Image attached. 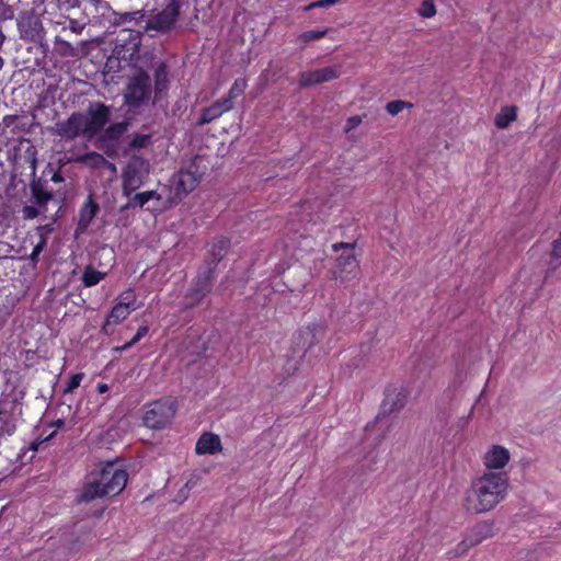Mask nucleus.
Wrapping results in <instances>:
<instances>
[{"instance_id":"f257e3e1","label":"nucleus","mask_w":561,"mask_h":561,"mask_svg":"<svg viewBox=\"0 0 561 561\" xmlns=\"http://www.w3.org/2000/svg\"><path fill=\"white\" fill-rule=\"evenodd\" d=\"M506 489V479L501 473L480 477L467 492V511L476 514L491 511L504 499Z\"/></svg>"},{"instance_id":"f03ea898","label":"nucleus","mask_w":561,"mask_h":561,"mask_svg":"<svg viewBox=\"0 0 561 561\" xmlns=\"http://www.w3.org/2000/svg\"><path fill=\"white\" fill-rule=\"evenodd\" d=\"M128 474L114 463H107L84 485L77 501L89 503L95 499L115 496L126 486Z\"/></svg>"},{"instance_id":"7ed1b4c3","label":"nucleus","mask_w":561,"mask_h":561,"mask_svg":"<svg viewBox=\"0 0 561 561\" xmlns=\"http://www.w3.org/2000/svg\"><path fill=\"white\" fill-rule=\"evenodd\" d=\"M152 83L149 73L141 67H134L127 77L123 92L124 105L131 110L140 108L152 101Z\"/></svg>"},{"instance_id":"20e7f679","label":"nucleus","mask_w":561,"mask_h":561,"mask_svg":"<svg viewBox=\"0 0 561 561\" xmlns=\"http://www.w3.org/2000/svg\"><path fill=\"white\" fill-rule=\"evenodd\" d=\"M149 160L142 156L131 154L122 171V193L129 197L140 188L150 174Z\"/></svg>"},{"instance_id":"39448f33","label":"nucleus","mask_w":561,"mask_h":561,"mask_svg":"<svg viewBox=\"0 0 561 561\" xmlns=\"http://www.w3.org/2000/svg\"><path fill=\"white\" fill-rule=\"evenodd\" d=\"M354 243L340 242L332 245L333 251L341 249L344 252L336 259L333 267V277L341 284H346L357 277L359 274V265L354 254Z\"/></svg>"},{"instance_id":"423d86ee","label":"nucleus","mask_w":561,"mask_h":561,"mask_svg":"<svg viewBox=\"0 0 561 561\" xmlns=\"http://www.w3.org/2000/svg\"><path fill=\"white\" fill-rule=\"evenodd\" d=\"M176 412L175 401L160 399L146 405L142 419L144 425L151 430H161L168 426Z\"/></svg>"},{"instance_id":"0eeeda50","label":"nucleus","mask_w":561,"mask_h":561,"mask_svg":"<svg viewBox=\"0 0 561 561\" xmlns=\"http://www.w3.org/2000/svg\"><path fill=\"white\" fill-rule=\"evenodd\" d=\"M16 25L22 41L46 46V31L41 16L34 10L22 11L16 19Z\"/></svg>"},{"instance_id":"6e6552de","label":"nucleus","mask_w":561,"mask_h":561,"mask_svg":"<svg viewBox=\"0 0 561 561\" xmlns=\"http://www.w3.org/2000/svg\"><path fill=\"white\" fill-rule=\"evenodd\" d=\"M207 170L208 167L205 158L196 156L186 169H182L178 173L175 181V194L178 196L187 195L190 192L194 191Z\"/></svg>"},{"instance_id":"1a4fd4ad","label":"nucleus","mask_w":561,"mask_h":561,"mask_svg":"<svg viewBox=\"0 0 561 561\" xmlns=\"http://www.w3.org/2000/svg\"><path fill=\"white\" fill-rule=\"evenodd\" d=\"M214 265L210 267L202 266L184 297L185 309L196 307L211 291L214 286Z\"/></svg>"},{"instance_id":"9d476101","label":"nucleus","mask_w":561,"mask_h":561,"mask_svg":"<svg viewBox=\"0 0 561 561\" xmlns=\"http://www.w3.org/2000/svg\"><path fill=\"white\" fill-rule=\"evenodd\" d=\"M111 110L110 106L102 102H91L87 114H83L85 138L92 139L99 135L110 122Z\"/></svg>"},{"instance_id":"9b49d317","label":"nucleus","mask_w":561,"mask_h":561,"mask_svg":"<svg viewBox=\"0 0 561 561\" xmlns=\"http://www.w3.org/2000/svg\"><path fill=\"white\" fill-rule=\"evenodd\" d=\"M83 113L73 112L66 121H59L49 127L51 135L59 136L67 141L75 140L79 136L85 137Z\"/></svg>"},{"instance_id":"f8f14e48","label":"nucleus","mask_w":561,"mask_h":561,"mask_svg":"<svg viewBox=\"0 0 561 561\" xmlns=\"http://www.w3.org/2000/svg\"><path fill=\"white\" fill-rule=\"evenodd\" d=\"M383 394L385 398L376 420L380 416H388L393 412L402 410L407 403L408 392L402 386L390 385L385 389Z\"/></svg>"},{"instance_id":"ddd939ff","label":"nucleus","mask_w":561,"mask_h":561,"mask_svg":"<svg viewBox=\"0 0 561 561\" xmlns=\"http://www.w3.org/2000/svg\"><path fill=\"white\" fill-rule=\"evenodd\" d=\"M31 199L42 209H47V204L54 199L55 191L49 187L48 179L42 173L36 176L35 162H33L32 180L30 182Z\"/></svg>"},{"instance_id":"4468645a","label":"nucleus","mask_w":561,"mask_h":561,"mask_svg":"<svg viewBox=\"0 0 561 561\" xmlns=\"http://www.w3.org/2000/svg\"><path fill=\"white\" fill-rule=\"evenodd\" d=\"M341 76V67L340 66H330L324 67L322 69H317L312 71H304L299 73V87L308 88L316 84H321L324 82H329L331 80L337 79Z\"/></svg>"},{"instance_id":"2eb2a0df","label":"nucleus","mask_w":561,"mask_h":561,"mask_svg":"<svg viewBox=\"0 0 561 561\" xmlns=\"http://www.w3.org/2000/svg\"><path fill=\"white\" fill-rule=\"evenodd\" d=\"M153 98L152 104H158L164 96H167L170 89V71L164 61H159L154 65L153 69Z\"/></svg>"},{"instance_id":"dca6fc26","label":"nucleus","mask_w":561,"mask_h":561,"mask_svg":"<svg viewBox=\"0 0 561 561\" xmlns=\"http://www.w3.org/2000/svg\"><path fill=\"white\" fill-rule=\"evenodd\" d=\"M181 13L169 8H163L151 16L146 24V30H153L160 33H169L178 23Z\"/></svg>"},{"instance_id":"f3484780","label":"nucleus","mask_w":561,"mask_h":561,"mask_svg":"<svg viewBox=\"0 0 561 561\" xmlns=\"http://www.w3.org/2000/svg\"><path fill=\"white\" fill-rule=\"evenodd\" d=\"M129 125L130 123L125 119L123 122L113 123L106 128L104 127L100 136V141L103 144V147L106 149H115L128 130Z\"/></svg>"},{"instance_id":"a211bd4d","label":"nucleus","mask_w":561,"mask_h":561,"mask_svg":"<svg viewBox=\"0 0 561 561\" xmlns=\"http://www.w3.org/2000/svg\"><path fill=\"white\" fill-rule=\"evenodd\" d=\"M231 110L229 100H218L210 106L202 110L201 116L196 123L197 126H204L220 117L224 113Z\"/></svg>"},{"instance_id":"6ab92c4d","label":"nucleus","mask_w":561,"mask_h":561,"mask_svg":"<svg viewBox=\"0 0 561 561\" xmlns=\"http://www.w3.org/2000/svg\"><path fill=\"white\" fill-rule=\"evenodd\" d=\"M494 535V524L490 520H483L476 524L466 534L473 547L480 545L485 539L492 538Z\"/></svg>"},{"instance_id":"aec40b11","label":"nucleus","mask_w":561,"mask_h":561,"mask_svg":"<svg viewBox=\"0 0 561 561\" xmlns=\"http://www.w3.org/2000/svg\"><path fill=\"white\" fill-rule=\"evenodd\" d=\"M325 335V328L321 324L313 323L307 325L298 334V339L302 340V346L306 350L311 348L313 345L320 343Z\"/></svg>"},{"instance_id":"412c9836","label":"nucleus","mask_w":561,"mask_h":561,"mask_svg":"<svg viewBox=\"0 0 561 561\" xmlns=\"http://www.w3.org/2000/svg\"><path fill=\"white\" fill-rule=\"evenodd\" d=\"M221 449L222 446L219 436L210 432L202 434L195 447L198 455H214L221 451Z\"/></svg>"},{"instance_id":"4be33fe9","label":"nucleus","mask_w":561,"mask_h":561,"mask_svg":"<svg viewBox=\"0 0 561 561\" xmlns=\"http://www.w3.org/2000/svg\"><path fill=\"white\" fill-rule=\"evenodd\" d=\"M230 248V240L225 237L216 239L209 250L210 260H206L204 266L210 267L214 265L216 271L218 263L225 257Z\"/></svg>"},{"instance_id":"5701e85b","label":"nucleus","mask_w":561,"mask_h":561,"mask_svg":"<svg viewBox=\"0 0 561 561\" xmlns=\"http://www.w3.org/2000/svg\"><path fill=\"white\" fill-rule=\"evenodd\" d=\"M510 460V453L502 446H494L485 456V465L488 468L501 469Z\"/></svg>"},{"instance_id":"b1692460","label":"nucleus","mask_w":561,"mask_h":561,"mask_svg":"<svg viewBox=\"0 0 561 561\" xmlns=\"http://www.w3.org/2000/svg\"><path fill=\"white\" fill-rule=\"evenodd\" d=\"M517 118V107L514 105L504 106L494 117V124L500 129H505Z\"/></svg>"},{"instance_id":"393cba45","label":"nucleus","mask_w":561,"mask_h":561,"mask_svg":"<svg viewBox=\"0 0 561 561\" xmlns=\"http://www.w3.org/2000/svg\"><path fill=\"white\" fill-rule=\"evenodd\" d=\"M135 310V307L129 308L128 302L119 301L116 304L107 316V324H117L125 320L129 313Z\"/></svg>"},{"instance_id":"a878e982","label":"nucleus","mask_w":561,"mask_h":561,"mask_svg":"<svg viewBox=\"0 0 561 561\" xmlns=\"http://www.w3.org/2000/svg\"><path fill=\"white\" fill-rule=\"evenodd\" d=\"M98 211L99 205L95 202H93V199L90 196L87 204L81 209L78 227L82 229L87 228L91 220L95 217Z\"/></svg>"},{"instance_id":"bb28decb","label":"nucleus","mask_w":561,"mask_h":561,"mask_svg":"<svg viewBox=\"0 0 561 561\" xmlns=\"http://www.w3.org/2000/svg\"><path fill=\"white\" fill-rule=\"evenodd\" d=\"M113 20H111L113 25H123L129 22L138 23L145 16L144 10H138L134 12H125L118 13L116 11H112Z\"/></svg>"},{"instance_id":"cd10ccee","label":"nucleus","mask_w":561,"mask_h":561,"mask_svg":"<svg viewBox=\"0 0 561 561\" xmlns=\"http://www.w3.org/2000/svg\"><path fill=\"white\" fill-rule=\"evenodd\" d=\"M552 249L550 252V260L548 262L547 276L553 273L561 265V231L559 237L552 241Z\"/></svg>"},{"instance_id":"c85d7f7f","label":"nucleus","mask_w":561,"mask_h":561,"mask_svg":"<svg viewBox=\"0 0 561 561\" xmlns=\"http://www.w3.org/2000/svg\"><path fill=\"white\" fill-rule=\"evenodd\" d=\"M105 276L106 273L96 271L92 265H88L83 271L82 282L85 287H92L98 285Z\"/></svg>"},{"instance_id":"c756f323","label":"nucleus","mask_w":561,"mask_h":561,"mask_svg":"<svg viewBox=\"0 0 561 561\" xmlns=\"http://www.w3.org/2000/svg\"><path fill=\"white\" fill-rule=\"evenodd\" d=\"M77 162L84 163L94 169H102L107 160L99 152L92 151L79 157Z\"/></svg>"},{"instance_id":"7c9ffc66","label":"nucleus","mask_w":561,"mask_h":561,"mask_svg":"<svg viewBox=\"0 0 561 561\" xmlns=\"http://www.w3.org/2000/svg\"><path fill=\"white\" fill-rule=\"evenodd\" d=\"M151 141L152 140L150 134H134L125 149V153L130 150L147 148L149 145H151Z\"/></svg>"},{"instance_id":"2f4dec72","label":"nucleus","mask_w":561,"mask_h":561,"mask_svg":"<svg viewBox=\"0 0 561 561\" xmlns=\"http://www.w3.org/2000/svg\"><path fill=\"white\" fill-rule=\"evenodd\" d=\"M247 84L244 80H236L232 87L229 89L227 96L221 100H229L231 108L233 107V100L243 94Z\"/></svg>"},{"instance_id":"473e14b6","label":"nucleus","mask_w":561,"mask_h":561,"mask_svg":"<svg viewBox=\"0 0 561 561\" xmlns=\"http://www.w3.org/2000/svg\"><path fill=\"white\" fill-rule=\"evenodd\" d=\"M328 33V30H312V31H306L299 35V41L307 44L312 41H318L323 38Z\"/></svg>"},{"instance_id":"72a5a7b5","label":"nucleus","mask_w":561,"mask_h":561,"mask_svg":"<svg viewBox=\"0 0 561 561\" xmlns=\"http://www.w3.org/2000/svg\"><path fill=\"white\" fill-rule=\"evenodd\" d=\"M56 49L61 56L75 57V48L67 41L61 39L60 37H56Z\"/></svg>"},{"instance_id":"f704fd0d","label":"nucleus","mask_w":561,"mask_h":561,"mask_svg":"<svg viewBox=\"0 0 561 561\" xmlns=\"http://www.w3.org/2000/svg\"><path fill=\"white\" fill-rule=\"evenodd\" d=\"M16 430V425L13 419L5 416L0 417V437L3 435H12Z\"/></svg>"},{"instance_id":"c9c22d12","label":"nucleus","mask_w":561,"mask_h":561,"mask_svg":"<svg viewBox=\"0 0 561 561\" xmlns=\"http://www.w3.org/2000/svg\"><path fill=\"white\" fill-rule=\"evenodd\" d=\"M412 106L411 103H408L402 100H394L388 102L386 105V110L390 115H398L403 108Z\"/></svg>"},{"instance_id":"e433bc0d","label":"nucleus","mask_w":561,"mask_h":561,"mask_svg":"<svg viewBox=\"0 0 561 561\" xmlns=\"http://www.w3.org/2000/svg\"><path fill=\"white\" fill-rule=\"evenodd\" d=\"M473 547L472 542L465 536V538L455 547L450 552L451 557H461L466 554Z\"/></svg>"},{"instance_id":"4c0bfd02","label":"nucleus","mask_w":561,"mask_h":561,"mask_svg":"<svg viewBox=\"0 0 561 561\" xmlns=\"http://www.w3.org/2000/svg\"><path fill=\"white\" fill-rule=\"evenodd\" d=\"M46 179H48L49 182L54 183H61L64 182V178L59 170H55L54 167L48 163V165L43 170L42 172Z\"/></svg>"},{"instance_id":"58836bf2","label":"nucleus","mask_w":561,"mask_h":561,"mask_svg":"<svg viewBox=\"0 0 561 561\" xmlns=\"http://www.w3.org/2000/svg\"><path fill=\"white\" fill-rule=\"evenodd\" d=\"M47 245V239L44 233H41L38 243L34 247L32 253L30 254V260L33 263H37L39 254Z\"/></svg>"},{"instance_id":"ea45409f","label":"nucleus","mask_w":561,"mask_h":561,"mask_svg":"<svg viewBox=\"0 0 561 561\" xmlns=\"http://www.w3.org/2000/svg\"><path fill=\"white\" fill-rule=\"evenodd\" d=\"M419 12L424 18H432L436 13L435 4L432 0H424Z\"/></svg>"},{"instance_id":"a19ab883","label":"nucleus","mask_w":561,"mask_h":561,"mask_svg":"<svg viewBox=\"0 0 561 561\" xmlns=\"http://www.w3.org/2000/svg\"><path fill=\"white\" fill-rule=\"evenodd\" d=\"M83 377H84L83 373H78V374L72 375L64 390V393H70L76 388H78L80 386V382L82 381Z\"/></svg>"},{"instance_id":"79ce46f5","label":"nucleus","mask_w":561,"mask_h":561,"mask_svg":"<svg viewBox=\"0 0 561 561\" xmlns=\"http://www.w3.org/2000/svg\"><path fill=\"white\" fill-rule=\"evenodd\" d=\"M46 209H42L38 206L34 205H26L23 207L22 213L25 219H34L39 216L42 211H45Z\"/></svg>"},{"instance_id":"37998d69","label":"nucleus","mask_w":561,"mask_h":561,"mask_svg":"<svg viewBox=\"0 0 561 561\" xmlns=\"http://www.w3.org/2000/svg\"><path fill=\"white\" fill-rule=\"evenodd\" d=\"M128 198L129 205L133 206V208H142L148 203L144 192L131 194Z\"/></svg>"},{"instance_id":"c03bdc74","label":"nucleus","mask_w":561,"mask_h":561,"mask_svg":"<svg viewBox=\"0 0 561 561\" xmlns=\"http://www.w3.org/2000/svg\"><path fill=\"white\" fill-rule=\"evenodd\" d=\"M342 0H318V1H314V2H311L309 3L308 5H306L304 8L305 11H309V10H312L314 8H329L331 5H334L339 2H341Z\"/></svg>"},{"instance_id":"a18cd8bd","label":"nucleus","mask_w":561,"mask_h":561,"mask_svg":"<svg viewBox=\"0 0 561 561\" xmlns=\"http://www.w3.org/2000/svg\"><path fill=\"white\" fill-rule=\"evenodd\" d=\"M92 2L94 3L95 10L101 12L103 15L105 12H110L112 14V11H114L110 3L104 0H92Z\"/></svg>"},{"instance_id":"49530a36","label":"nucleus","mask_w":561,"mask_h":561,"mask_svg":"<svg viewBox=\"0 0 561 561\" xmlns=\"http://www.w3.org/2000/svg\"><path fill=\"white\" fill-rule=\"evenodd\" d=\"M140 340H141V337H139L137 334H135L130 341L126 342V343H125V344H123L122 346H116V347H114L113 350H114L115 352H123V351H127V350H129L130 347H133L136 343H138Z\"/></svg>"},{"instance_id":"de8ad7c7","label":"nucleus","mask_w":561,"mask_h":561,"mask_svg":"<svg viewBox=\"0 0 561 561\" xmlns=\"http://www.w3.org/2000/svg\"><path fill=\"white\" fill-rule=\"evenodd\" d=\"M119 301L128 302V307L133 308L135 304V295L133 290H127L119 296Z\"/></svg>"},{"instance_id":"09e8293b","label":"nucleus","mask_w":561,"mask_h":561,"mask_svg":"<svg viewBox=\"0 0 561 561\" xmlns=\"http://www.w3.org/2000/svg\"><path fill=\"white\" fill-rule=\"evenodd\" d=\"M183 3V0H165L164 7L181 13Z\"/></svg>"},{"instance_id":"8fccbe9b","label":"nucleus","mask_w":561,"mask_h":561,"mask_svg":"<svg viewBox=\"0 0 561 561\" xmlns=\"http://www.w3.org/2000/svg\"><path fill=\"white\" fill-rule=\"evenodd\" d=\"M360 123H362V118L359 116L355 115V116L350 117L346 123L347 130L355 128Z\"/></svg>"},{"instance_id":"3c124183","label":"nucleus","mask_w":561,"mask_h":561,"mask_svg":"<svg viewBox=\"0 0 561 561\" xmlns=\"http://www.w3.org/2000/svg\"><path fill=\"white\" fill-rule=\"evenodd\" d=\"M144 194L146 196L147 202H149L150 199H161V195L157 191H146L144 192Z\"/></svg>"},{"instance_id":"603ef678","label":"nucleus","mask_w":561,"mask_h":561,"mask_svg":"<svg viewBox=\"0 0 561 561\" xmlns=\"http://www.w3.org/2000/svg\"><path fill=\"white\" fill-rule=\"evenodd\" d=\"M70 30L75 33H80L82 27L79 25L77 20H70Z\"/></svg>"},{"instance_id":"864d4df0","label":"nucleus","mask_w":561,"mask_h":561,"mask_svg":"<svg viewBox=\"0 0 561 561\" xmlns=\"http://www.w3.org/2000/svg\"><path fill=\"white\" fill-rule=\"evenodd\" d=\"M149 329L147 325H142V327H139L136 334L139 336V337H144L147 333H148Z\"/></svg>"},{"instance_id":"5fc2aeb1","label":"nucleus","mask_w":561,"mask_h":561,"mask_svg":"<svg viewBox=\"0 0 561 561\" xmlns=\"http://www.w3.org/2000/svg\"><path fill=\"white\" fill-rule=\"evenodd\" d=\"M103 168H106V169L111 170L112 172H116V165L108 160H107V163H105Z\"/></svg>"},{"instance_id":"6e6d98bb","label":"nucleus","mask_w":561,"mask_h":561,"mask_svg":"<svg viewBox=\"0 0 561 561\" xmlns=\"http://www.w3.org/2000/svg\"><path fill=\"white\" fill-rule=\"evenodd\" d=\"M98 390L100 393H104L108 390V386L106 383H99Z\"/></svg>"},{"instance_id":"4d7b16f0","label":"nucleus","mask_w":561,"mask_h":561,"mask_svg":"<svg viewBox=\"0 0 561 561\" xmlns=\"http://www.w3.org/2000/svg\"><path fill=\"white\" fill-rule=\"evenodd\" d=\"M130 208H133V206L129 205V201H128L126 204H124L119 207V213H125L126 210H128Z\"/></svg>"},{"instance_id":"13d9d810","label":"nucleus","mask_w":561,"mask_h":561,"mask_svg":"<svg viewBox=\"0 0 561 561\" xmlns=\"http://www.w3.org/2000/svg\"><path fill=\"white\" fill-rule=\"evenodd\" d=\"M38 229H39V230H43V231H45V232H47V233H49V232H51V231H53V228H51V226H50V225L42 226V227H39Z\"/></svg>"},{"instance_id":"bf43d9fd","label":"nucleus","mask_w":561,"mask_h":561,"mask_svg":"<svg viewBox=\"0 0 561 561\" xmlns=\"http://www.w3.org/2000/svg\"><path fill=\"white\" fill-rule=\"evenodd\" d=\"M54 424H55V426L60 428V427H62L65 425V420L64 419H58Z\"/></svg>"},{"instance_id":"052dcab7","label":"nucleus","mask_w":561,"mask_h":561,"mask_svg":"<svg viewBox=\"0 0 561 561\" xmlns=\"http://www.w3.org/2000/svg\"><path fill=\"white\" fill-rule=\"evenodd\" d=\"M5 41V35L0 31V50L2 49L3 43Z\"/></svg>"},{"instance_id":"680f3d73","label":"nucleus","mask_w":561,"mask_h":561,"mask_svg":"<svg viewBox=\"0 0 561 561\" xmlns=\"http://www.w3.org/2000/svg\"><path fill=\"white\" fill-rule=\"evenodd\" d=\"M108 325L107 324V321L105 322V324L103 325L102 330L107 334L108 333Z\"/></svg>"},{"instance_id":"e2e57ef3","label":"nucleus","mask_w":561,"mask_h":561,"mask_svg":"<svg viewBox=\"0 0 561 561\" xmlns=\"http://www.w3.org/2000/svg\"><path fill=\"white\" fill-rule=\"evenodd\" d=\"M468 419H469V416L466 420L461 419L460 420V426H465L467 424V422H468Z\"/></svg>"},{"instance_id":"0e129e2a","label":"nucleus","mask_w":561,"mask_h":561,"mask_svg":"<svg viewBox=\"0 0 561 561\" xmlns=\"http://www.w3.org/2000/svg\"><path fill=\"white\" fill-rule=\"evenodd\" d=\"M4 66V60L3 58L0 56V70L3 68Z\"/></svg>"},{"instance_id":"69168bd1","label":"nucleus","mask_w":561,"mask_h":561,"mask_svg":"<svg viewBox=\"0 0 561 561\" xmlns=\"http://www.w3.org/2000/svg\"><path fill=\"white\" fill-rule=\"evenodd\" d=\"M54 435H55V432H53L51 434H49V436H48V437H46V439H45V440L50 439Z\"/></svg>"},{"instance_id":"338daca9","label":"nucleus","mask_w":561,"mask_h":561,"mask_svg":"<svg viewBox=\"0 0 561 561\" xmlns=\"http://www.w3.org/2000/svg\"><path fill=\"white\" fill-rule=\"evenodd\" d=\"M37 446H38V444H33V445H32V448H33L34 450H37Z\"/></svg>"}]
</instances>
